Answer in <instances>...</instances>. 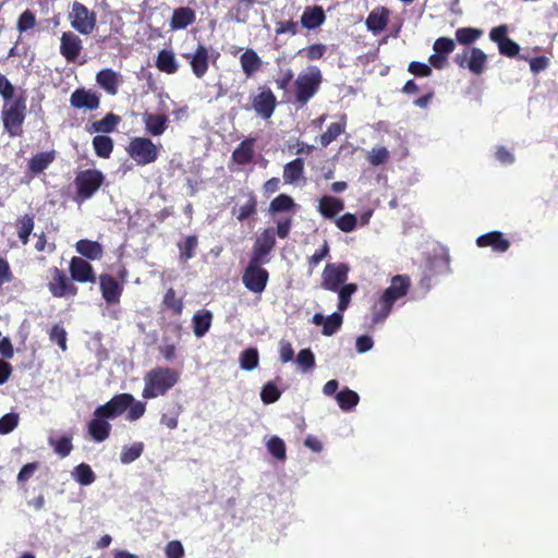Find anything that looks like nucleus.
Returning <instances> with one entry per match:
<instances>
[{
	"label": "nucleus",
	"mask_w": 558,
	"mask_h": 558,
	"mask_svg": "<svg viewBox=\"0 0 558 558\" xmlns=\"http://www.w3.org/2000/svg\"><path fill=\"white\" fill-rule=\"evenodd\" d=\"M213 314L209 311H199L194 314L193 331L197 338H202L209 330L211 326Z\"/></svg>",
	"instance_id": "obj_30"
},
{
	"label": "nucleus",
	"mask_w": 558,
	"mask_h": 558,
	"mask_svg": "<svg viewBox=\"0 0 558 558\" xmlns=\"http://www.w3.org/2000/svg\"><path fill=\"white\" fill-rule=\"evenodd\" d=\"M392 305L393 304L381 294L372 307L373 323L384 322L390 314Z\"/></svg>",
	"instance_id": "obj_39"
},
{
	"label": "nucleus",
	"mask_w": 558,
	"mask_h": 558,
	"mask_svg": "<svg viewBox=\"0 0 558 558\" xmlns=\"http://www.w3.org/2000/svg\"><path fill=\"white\" fill-rule=\"evenodd\" d=\"M240 63L242 71L246 74V76L253 75L262 66V60L253 49H246L242 53Z\"/></svg>",
	"instance_id": "obj_29"
},
{
	"label": "nucleus",
	"mask_w": 558,
	"mask_h": 558,
	"mask_svg": "<svg viewBox=\"0 0 558 558\" xmlns=\"http://www.w3.org/2000/svg\"><path fill=\"white\" fill-rule=\"evenodd\" d=\"M276 243L275 231L271 228L265 229L259 236L256 239V242L253 247V257L252 259L263 262V258L270 253Z\"/></svg>",
	"instance_id": "obj_19"
},
{
	"label": "nucleus",
	"mask_w": 558,
	"mask_h": 558,
	"mask_svg": "<svg viewBox=\"0 0 558 558\" xmlns=\"http://www.w3.org/2000/svg\"><path fill=\"white\" fill-rule=\"evenodd\" d=\"M53 160L52 153H41L34 156L29 161V168L33 172H41L45 170Z\"/></svg>",
	"instance_id": "obj_48"
},
{
	"label": "nucleus",
	"mask_w": 558,
	"mask_h": 558,
	"mask_svg": "<svg viewBox=\"0 0 558 558\" xmlns=\"http://www.w3.org/2000/svg\"><path fill=\"white\" fill-rule=\"evenodd\" d=\"M99 284L102 298L107 303L117 304L120 302L123 287L113 277L109 275H101L99 278Z\"/></svg>",
	"instance_id": "obj_20"
},
{
	"label": "nucleus",
	"mask_w": 558,
	"mask_h": 558,
	"mask_svg": "<svg viewBox=\"0 0 558 558\" xmlns=\"http://www.w3.org/2000/svg\"><path fill=\"white\" fill-rule=\"evenodd\" d=\"M107 416H101L98 414V410L96 409L94 412V417L88 423V434L92 439L96 442L105 441L111 432V424L108 422Z\"/></svg>",
	"instance_id": "obj_16"
},
{
	"label": "nucleus",
	"mask_w": 558,
	"mask_h": 558,
	"mask_svg": "<svg viewBox=\"0 0 558 558\" xmlns=\"http://www.w3.org/2000/svg\"><path fill=\"white\" fill-rule=\"evenodd\" d=\"M120 118L113 113H108L101 120L95 121L88 128L89 133H111L116 130Z\"/></svg>",
	"instance_id": "obj_34"
},
{
	"label": "nucleus",
	"mask_w": 558,
	"mask_h": 558,
	"mask_svg": "<svg viewBox=\"0 0 558 558\" xmlns=\"http://www.w3.org/2000/svg\"><path fill=\"white\" fill-rule=\"evenodd\" d=\"M357 291V286L355 283H345L341 288H339L338 296V310L339 312H343L350 304L351 296Z\"/></svg>",
	"instance_id": "obj_44"
},
{
	"label": "nucleus",
	"mask_w": 558,
	"mask_h": 558,
	"mask_svg": "<svg viewBox=\"0 0 558 558\" xmlns=\"http://www.w3.org/2000/svg\"><path fill=\"white\" fill-rule=\"evenodd\" d=\"M51 341L56 342L62 351L66 350V332L63 327L56 325L50 332Z\"/></svg>",
	"instance_id": "obj_57"
},
{
	"label": "nucleus",
	"mask_w": 558,
	"mask_h": 558,
	"mask_svg": "<svg viewBox=\"0 0 558 558\" xmlns=\"http://www.w3.org/2000/svg\"><path fill=\"white\" fill-rule=\"evenodd\" d=\"M258 365V352L254 348L244 350L240 355V366L242 369L252 371Z\"/></svg>",
	"instance_id": "obj_46"
},
{
	"label": "nucleus",
	"mask_w": 558,
	"mask_h": 558,
	"mask_svg": "<svg viewBox=\"0 0 558 558\" xmlns=\"http://www.w3.org/2000/svg\"><path fill=\"white\" fill-rule=\"evenodd\" d=\"M304 162L301 158H296L284 166L283 180L286 183H296L303 175Z\"/></svg>",
	"instance_id": "obj_35"
},
{
	"label": "nucleus",
	"mask_w": 558,
	"mask_h": 558,
	"mask_svg": "<svg viewBox=\"0 0 558 558\" xmlns=\"http://www.w3.org/2000/svg\"><path fill=\"white\" fill-rule=\"evenodd\" d=\"M317 208L322 216L332 219L337 214L343 210L344 203L342 199L333 196H323L318 202Z\"/></svg>",
	"instance_id": "obj_25"
},
{
	"label": "nucleus",
	"mask_w": 558,
	"mask_h": 558,
	"mask_svg": "<svg viewBox=\"0 0 558 558\" xmlns=\"http://www.w3.org/2000/svg\"><path fill=\"white\" fill-rule=\"evenodd\" d=\"M183 57L189 61L193 74L202 78L209 66V51L204 46L198 44L194 51L184 53Z\"/></svg>",
	"instance_id": "obj_10"
},
{
	"label": "nucleus",
	"mask_w": 558,
	"mask_h": 558,
	"mask_svg": "<svg viewBox=\"0 0 558 558\" xmlns=\"http://www.w3.org/2000/svg\"><path fill=\"white\" fill-rule=\"evenodd\" d=\"M160 145L155 144L150 138L144 136L133 137L126 153L137 166L154 163L160 154Z\"/></svg>",
	"instance_id": "obj_2"
},
{
	"label": "nucleus",
	"mask_w": 558,
	"mask_h": 558,
	"mask_svg": "<svg viewBox=\"0 0 558 558\" xmlns=\"http://www.w3.org/2000/svg\"><path fill=\"white\" fill-rule=\"evenodd\" d=\"M98 414L114 420L126 412V418L131 422L138 420L145 412V403L135 401L130 393H120L108 402L97 408Z\"/></svg>",
	"instance_id": "obj_1"
},
{
	"label": "nucleus",
	"mask_w": 558,
	"mask_h": 558,
	"mask_svg": "<svg viewBox=\"0 0 558 558\" xmlns=\"http://www.w3.org/2000/svg\"><path fill=\"white\" fill-rule=\"evenodd\" d=\"M454 47H456V45L452 39L447 38V37H440L435 40L433 49L435 52L447 57L449 53H451L454 50Z\"/></svg>",
	"instance_id": "obj_54"
},
{
	"label": "nucleus",
	"mask_w": 558,
	"mask_h": 558,
	"mask_svg": "<svg viewBox=\"0 0 558 558\" xmlns=\"http://www.w3.org/2000/svg\"><path fill=\"white\" fill-rule=\"evenodd\" d=\"M295 207L293 199L286 194H280L275 199L271 201L269 205L270 213H281L289 211Z\"/></svg>",
	"instance_id": "obj_45"
},
{
	"label": "nucleus",
	"mask_w": 558,
	"mask_h": 558,
	"mask_svg": "<svg viewBox=\"0 0 558 558\" xmlns=\"http://www.w3.org/2000/svg\"><path fill=\"white\" fill-rule=\"evenodd\" d=\"M267 449L276 459H286V445L281 438L272 436L267 442Z\"/></svg>",
	"instance_id": "obj_49"
},
{
	"label": "nucleus",
	"mask_w": 558,
	"mask_h": 558,
	"mask_svg": "<svg viewBox=\"0 0 558 558\" xmlns=\"http://www.w3.org/2000/svg\"><path fill=\"white\" fill-rule=\"evenodd\" d=\"M254 138L244 140L233 151L232 159L238 165H245L253 158Z\"/></svg>",
	"instance_id": "obj_32"
},
{
	"label": "nucleus",
	"mask_w": 558,
	"mask_h": 558,
	"mask_svg": "<svg viewBox=\"0 0 558 558\" xmlns=\"http://www.w3.org/2000/svg\"><path fill=\"white\" fill-rule=\"evenodd\" d=\"M147 384H174L178 381V374L169 368H160L149 373Z\"/></svg>",
	"instance_id": "obj_40"
},
{
	"label": "nucleus",
	"mask_w": 558,
	"mask_h": 558,
	"mask_svg": "<svg viewBox=\"0 0 558 558\" xmlns=\"http://www.w3.org/2000/svg\"><path fill=\"white\" fill-rule=\"evenodd\" d=\"M478 246H492L495 251L505 252L509 247V242L502 238L499 232H490L477 239Z\"/></svg>",
	"instance_id": "obj_31"
},
{
	"label": "nucleus",
	"mask_w": 558,
	"mask_h": 558,
	"mask_svg": "<svg viewBox=\"0 0 558 558\" xmlns=\"http://www.w3.org/2000/svg\"><path fill=\"white\" fill-rule=\"evenodd\" d=\"M104 174L99 170H85L81 172L76 179L78 196L89 198L102 184Z\"/></svg>",
	"instance_id": "obj_9"
},
{
	"label": "nucleus",
	"mask_w": 558,
	"mask_h": 558,
	"mask_svg": "<svg viewBox=\"0 0 558 558\" xmlns=\"http://www.w3.org/2000/svg\"><path fill=\"white\" fill-rule=\"evenodd\" d=\"M156 66L159 71L173 74L179 69V63L175 59L174 52L172 50L163 49L159 51Z\"/></svg>",
	"instance_id": "obj_28"
},
{
	"label": "nucleus",
	"mask_w": 558,
	"mask_h": 558,
	"mask_svg": "<svg viewBox=\"0 0 558 558\" xmlns=\"http://www.w3.org/2000/svg\"><path fill=\"white\" fill-rule=\"evenodd\" d=\"M70 272L78 282H95L96 277L92 265L81 257H73L70 263Z\"/></svg>",
	"instance_id": "obj_21"
},
{
	"label": "nucleus",
	"mask_w": 558,
	"mask_h": 558,
	"mask_svg": "<svg viewBox=\"0 0 558 558\" xmlns=\"http://www.w3.org/2000/svg\"><path fill=\"white\" fill-rule=\"evenodd\" d=\"M25 110L26 105L23 99L9 100L4 104L2 110L3 125L12 136L20 133L21 125L25 118Z\"/></svg>",
	"instance_id": "obj_4"
},
{
	"label": "nucleus",
	"mask_w": 558,
	"mask_h": 558,
	"mask_svg": "<svg viewBox=\"0 0 558 558\" xmlns=\"http://www.w3.org/2000/svg\"><path fill=\"white\" fill-rule=\"evenodd\" d=\"M389 153L385 147H374L369 153V161L374 166L384 163L388 159Z\"/></svg>",
	"instance_id": "obj_59"
},
{
	"label": "nucleus",
	"mask_w": 558,
	"mask_h": 558,
	"mask_svg": "<svg viewBox=\"0 0 558 558\" xmlns=\"http://www.w3.org/2000/svg\"><path fill=\"white\" fill-rule=\"evenodd\" d=\"M276 97L269 88H263L253 98L252 105L258 116L268 119L276 108Z\"/></svg>",
	"instance_id": "obj_14"
},
{
	"label": "nucleus",
	"mask_w": 558,
	"mask_h": 558,
	"mask_svg": "<svg viewBox=\"0 0 558 558\" xmlns=\"http://www.w3.org/2000/svg\"><path fill=\"white\" fill-rule=\"evenodd\" d=\"M48 444L60 458L68 457L73 449L72 436L70 435H63L59 438L49 437Z\"/></svg>",
	"instance_id": "obj_37"
},
{
	"label": "nucleus",
	"mask_w": 558,
	"mask_h": 558,
	"mask_svg": "<svg viewBox=\"0 0 558 558\" xmlns=\"http://www.w3.org/2000/svg\"><path fill=\"white\" fill-rule=\"evenodd\" d=\"M19 424V415L16 413H8L0 417V434L7 435L11 433Z\"/></svg>",
	"instance_id": "obj_51"
},
{
	"label": "nucleus",
	"mask_w": 558,
	"mask_h": 558,
	"mask_svg": "<svg viewBox=\"0 0 558 558\" xmlns=\"http://www.w3.org/2000/svg\"><path fill=\"white\" fill-rule=\"evenodd\" d=\"M336 226L343 232H351L356 228L357 218L353 214H344L336 219Z\"/></svg>",
	"instance_id": "obj_52"
},
{
	"label": "nucleus",
	"mask_w": 558,
	"mask_h": 558,
	"mask_svg": "<svg viewBox=\"0 0 558 558\" xmlns=\"http://www.w3.org/2000/svg\"><path fill=\"white\" fill-rule=\"evenodd\" d=\"M70 102L76 109L95 110L99 107V97L93 90L80 88L72 93Z\"/></svg>",
	"instance_id": "obj_18"
},
{
	"label": "nucleus",
	"mask_w": 558,
	"mask_h": 558,
	"mask_svg": "<svg viewBox=\"0 0 558 558\" xmlns=\"http://www.w3.org/2000/svg\"><path fill=\"white\" fill-rule=\"evenodd\" d=\"M77 253L88 259H99L102 256V247L98 242L89 240H80L75 244Z\"/></svg>",
	"instance_id": "obj_33"
},
{
	"label": "nucleus",
	"mask_w": 558,
	"mask_h": 558,
	"mask_svg": "<svg viewBox=\"0 0 558 558\" xmlns=\"http://www.w3.org/2000/svg\"><path fill=\"white\" fill-rule=\"evenodd\" d=\"M36 25L35 14L31 10L24 11L17 20L16 28L22 34Z\"/></svg>",
	"instance_id": "obj_50"
},
{
	"label": "nucleus",
	"mask_w": 558,
	"mask_h": 558,
	"mask_svg": "<svg viewBox=\"0 0 558 558\" xmlns=\"http://www.w3.org/2000/svg\"><path fill=\"white\" fill-rule=\"evenodd\" d=\"M142 122L147 134L158 137L168 129L169 118L165 113L145 111L142 114Z\"/></svg>",
	"instance_id": "obj_13"
},
{
	"label": "nucleus",
	"mask_w": 558,
	"mask_h": 558,
	"mask_svg": "<svg viewBox=\"0 0 558 558\" xmlns=\"http://www.w3.org/2000/svg\"><path fill=\"white\" fill-rule=\"evenodd\" d=\"M165 553L167 558H182L184 548L180 541H171L166 545Z\"/></svg>",
	"instance_id": "obj_58"
},
{
	"label": "nucleus",
	"mask_w": 558,
	"mask_h": 558,
	"mask_svg": "<svg viewBox=\"0 0 558 558\" xmlns=\"http://www.w3.org/2000/svg\"><path fill=\"white\" fill-rule=\"evenodd\" d=\"M163 303L167 307L171 308L175 314H181L183 303L181 299L175 298V292L172 288L168 289L165 294Z\"/></svg>",
	"instance_id": "obj_55"
},
{
	"label": "nucleus",
	"mask_w": 558,
	"mask_h": 558,
	"mask_svg": "<svg viewBox=\"0 0 558 558\" xmlns=\"http://www.w3.org/2000/svg\"><path fill=\"white\" fill-rule=\"evenodd\" d=\"M345 129V116L341 117V122L331 123L327 131L319 137L320 144L326 147L333 142Z\"/></svg>",
	"instance_id": "obj_41"
},
{
	"label": "nucleus",
	"mask_w": 558,
	"mask_h": 558,
	"mask_svg": "<svg viewBox=\"0 0 558 558\" xmlns=\"http://www.w3.org/2000/svg\"><path fill=\"white\" fill-rule=\"evenodd\" d=\"M144 451V444L138 441L130 446H124L120 453V461L123 464H130L138 459Z\"/></svg>",
	"instance_id": "obj_42"
},
{
	"label": "nucleus",
	"mask_w": 558,
	"mask_h": 558,
	"mask_svg": "<svg viewBox=\"0 0 558 558\" xmlns=\"http://www.w3.org/2000/svg\"><path fill=\"white\" fill-rule=\"evenodd\" d=\"M349 266L344 263L327 264L322 274V287L329 291H338L348 279Z\"/></svg>",
	"instance_id": "obj_7"
},
{
	"label": "nucleus",
	"mask_w": 558,
	"mask_h": 558,
	"mask_svg": "<svg viewBox=\"0 0 558 558\" xmlns=\"http://www.w3.org/2000/svg\"><path fill=\"white\" fill-rule=\"evenodd\" d=\"M96 82L109 95H116L118 93L121 80L118 72L111 69H104L97 73Z\"/></svg>",
	"instance_id": "obj_23"
},
{
	"label": "nucleus",
	"mask_w": 558,
	"mask_h": 558,
	"mask_svg": "<svg viewBox=\"0 0 558 558\" xmlns=\"http://www.w3.org/2000/svg\"><path fill=\"white\" fill-rule=\"evenodd\" d=\"M338 387L339 386H324L323 391L326 396H332L336 393V400L341 410H352L360 400L359 395L348 387L337 392Z\"/></svg>",
	"instance_id": "obj_15"
},
{
	"label": "nucleus",
	"mask_w": 558,
	"mask_h": 558,
	"mask_svg": "<svg viewBox=\"0 0 558 558\" xmlns=\"http://www.w3.org/2000/svg\"><path fill=\"white\" fill-rule=\"evenodd\" d=\"M498 48H499L500 53L508 56V57L515 56L520 49L519 45L517 43H514L513 40H511L510 38H507L506 40H504L502 44L500 46H498Z\"/></svg>",
	"instance_id": "obj_64"
},
{
	"label": "nucleus",
	"mask_w": 558,
	"mask_h": 558,
	"mask_svg": "<svg viewBox=\"0 0 558 558\" xmlns=\"http://www.w3.org/2000/svg\"><path fill=\"white\" fill-rule=\"evenodd\" d=\"M325 13L320 7H307L302 16L301 24L306 29H314L325 22Z\"/></svg>",
	"instance_id": "obj_27"
},
{
	"label": "nucleus",
	"mask_w": 558,
	"mask_h": 558,
	"mask_svg": "<svg viewBox=\"0 0 558 558\" xmlns=\"http://www.w3.org/2000/svg\"><path fill=\"white\" fill-rule=\"evenodd\" d=\"M296 363L302 371L306 372L314 366L315 356L310 349H303L296 355Z\"/></svg>",
	"instance_id": "obj_53"
},
{
	"label": "nucleus",
	"mask_w": 558,
	"mask_h": 558,
	"mask_svg": "<svg viewBox=\"0 0 558 558\" xmlns=\"http://www.w3.org/2000/svg\"><path fill=\"white\" fill-rule=\"evenodd\" d=\"M93 147L100 158H109L113 150V141L107 135H96L93 138Z\"/></svg>",
	"instance_id": "obj_38"
},
{
	"label": "nucleus",
	"mask_w": 558,
	"mask_h": 558,
	"mask_svg": "<svg viewBox=\"0 0 558 558\" xmlns=\"http://www.w3.org/2000/svg\"><path fill=\"white\" fill-rule=\"evenodd\" d=\"M409 72L416 76H428L432 73L430 66L425 63L413 61L409 64Z\"/></svg>",
	"instance_id": "obj_63"
},
{
	"label": "nucleus",
	"mask_w": 558,
	"mask_h": 558,
	"mask_svg": "<svg viewBox=\"0 0 558 558\" xmlns=\"http://www.w3.org/2000/svg\"><path fill=\"white\" fill-rule=\"evenodd\" d=\"M281 396L278 386H263L260 398L264 403L269 404L276 402Z\"/></svg>",
	"instance_id": "obj_56"
},
{
	"label": "nucleus",
	"mask_w": 558,
	"mask_h": 558,
	"mask_svg": "<svg viewBox=\"0 0 558 558\" xmlns=\"http://www.w3.org/2000/svg\"><path fill=\"white\" fill-rule=\"evenodd\" d=\"M83 49L81 38L73 32H64L60 38V53L68 62H74Z\"/></svg>",
	"instance_id": "obj_12"
},
{
	"label": "nucleus",
	"mask_w": 558,
	"mask_h": 558,
	"mask_svg": "<svg viewBox=\"0 0 558 558\" xmlns=\"http://www.w3.org/2000/svg\"><path fill=\"white\" fill-rule=\"evenodd\" d=\"M410 288V279L407 276L397 275L392 277L390 286L381 293L392 304L403 298Z\"/></svg>",
	"instance_id": "obj_22"
},
{
	"label": "nucleus",
	"mask_w": 558,
	"mask_h": 558,
	"mask_svg": "<svg viewBox=\"0 0 558 558\" xmlns=\"http://www.w3.org/2000/svg\"><path fill=\"white\" fill-rule=\"evenodd\" d=\"M482 31L472 28V27H463L456 31V39L463 45H469L477 40L482 36Z\"/></svg>",
	"instance_id": "obj_47"
},
{
	"label": "nucleus",
	"mask_w": 558,
	"mask_h": 558,
	"mask_svg": "<svg viewBox=\"0 0 558 558\" xmlns=\"http://www.w3.org/2000/svg\"><path fill=\"white\" fill-rule=\"evenodd\" d=\"M17 234L23 244L28 242V236L34 230V218L29 215H24L15 222Z\"/></svg>",
	"instance_id": "obj_43"
},
{
	"label": "nucleus",
	"mask_w": 558,
	"mask_h": 558,
	"mask_svg": "<svg viewBox=\"0 0 558 558\" xmlns=\"http://www.w3.org/2000/svg\"><path fill=\"white\" fill-rule=\"evenodd\" d=\"M312 324L315 326H322V333L326 337L335 335L343 323V316L341 313H332L331 315L324 316L320 313H316L312 317Z\"/></svg>",
	"instance_id": "obj_17"
},
{
	"label": "nucleus",
	"mask_w": 558,
	"mask_h": 558,
	"mask_svg": "<svg viewBox=\"0 0 558 558\" xmlns=\"http://www.w3.org/2000/svg\"><path fill=\"white\" fill-rule=\"evenodd\" d=\"M454 62L462 69H468L473 74L480 75L486 69L487 56L476 47H471L457 53Z\"/></svg>",
	"instance_id": "obj_6"
},
{
	"label": "nucleus",
	"mask_w": 558,
	"mask_h": 558,
	"mask_svg": "<svg viewBox=\"0 0 558 558\" xmlns=\"http://www.w3.org/2000/svg\"><path fill=\"white\" fill-rule=\"evenodd\" d=\"M73 478L82 486H88L96 480V474L87 463L76 465L72 472Z\"/></svg>",
	"instance_id": "obj_36"
},
{
	"label": "nucleus",
	"mask_w": 558,
	"mask_h": 558,
	"mask_svg": "<svg viewBox=\"0 0 558 558\" xmlns=\"http://www.w3.org/2000/svg\"><path fill=\"white\" fill-rule=\"evenodd\" d=\"M195 21V12L187 7L178 8L173 11L170 20L171 29H183Z\"/></svg>",
	"instance_id": "obj_26"
},
{
	"label": "nucleus",
	"mask_w": 558,
	"mask_h": 558,
	"mask_svg": "<svg viewBox=\"0 0 558 558\" xmlns=\"http://www.w3.org/2000/svg\"><path fill=\"white\" fill-rule=\"evenodd\" d=\"M48 288L52 295L56 298L75 295L77 292L76 287L72 284L66 276L58 268L52 270Z\"/></svg>",
	"instance_id": "obj_11"
},
{
	"label": "nucleus",
	"mask_w": 558,
	"mask_h": 558,
	"mask_svg": "<svg viewBox=\"0 0 558 558\" xmlns=\"http://www.w3.org/2000/svg\"><path fill=\"white\" fill-rule=\"evenodd\" d=\"M0 95L7 100H12L14 95V87L9 80L0 74Z\"/></svg>",
	"instance_id": "obj_62"
},
{
	"label": "nucleus",
	"mask_w": 558,
	"mask_h": 558,
	"mask_svg": "<svg viewBox=\"0 0 558 558\" xmlns=\"http://www.w3.org/2000/svg\"><path fill=\"white\" fill-rule=\"evenodd\" d=\"M69 20L72 28L82 35L92 34L96 27V14L77 1L72 5Z\"/></svg>",
	"instance_id": "obj_5"
},
{
	"label": "nucleus",
	"mask_w": 558,
	"mask_h": 558,
	"mask_svg": "<svg viewBox=\"0 0 558 558\" xmlns=\"http://www.w3.org/2000/svg\"><path fill=\"white\" fill-rule=\"evenodd\" d=\"M279 357L283 363H288L293 360L294 350L288 340L282 339L279 342Z\"/></svg>",
	"instance_id": "obj_60"
},
{
	"label": "nucleus",
	"mask_w": 558,
	"mask_h": 558,
	"mask_svg": "<svg viewBox=\"0 0 558 558\" xmlns=\"http://www.w3.org/2000/svg\"><path fill=\"white\" fill-rule=\"evenodd\" d=\"M260 263L252 259L243 275L244 286L254 293L263 292L268 281V272L259 266Z\"/></svg>",
	"instance_id": "obj_8"
},
{
	"label": "nucleus",
	"mask_w": 558,
	"mask_h": 558,
	"mask_svg": "<svg viewBox=\"0 0 558 558\" xmlns=\"http://www.w3.org/2000/svg\"><path fill=\"white\" fill-rule=\"evenodd\" d=\"M37 469H38L37 462L26 463L20 470V472L17 474V481L21 483L28 481L34 475V473Z\"/></svg>",
	"instance_id": "obj_61"
},
{
	"label": "nucleus",
	"mask_w": 558,
	"mask_h": 558,
	"mask_svg": "<svg viewBox=\"0 0 558 558\" xmlns=\"http://www.w3.org/2000/svg\"><path fill=\"white\" fill-rule=\"evenodd\" d=\"M389 20V10L385 7L374 9L366 19V27L369 32L378 34L385 29Z\"/></svg>",
	"instance_id": "obj_24"
},
{
	"label": "nucleus",
	"mask_w": 558,
	"mask_h": 558,
	"mask_svg": "<svg viewBox=\"0 0 558 558\" xmlns=\"http://www.w3.org/2000/svg\"><path fill=\"white\" fill-rule=\"evenodd\" d=\"M322 82V73L318 68L310 66L302 72L296 81V99L300 102H307L318 90Z\"/></svg>",
	"instance_id": "obj_3"
}]
</instances>
